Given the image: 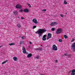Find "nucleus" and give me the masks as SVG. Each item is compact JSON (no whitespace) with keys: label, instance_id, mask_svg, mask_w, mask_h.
Returning a JSON list of instances; mask_svg holds the SVG:
<instances>
[{"label":"nucleus","instance_id":"1","mask_svg":"<svg viewBox=\"0 0 75 75\" xmlns=\"http://www.w3.org/2000/svg\"><path fill=\"white\" fill-rule=\"evenodd\" d=\"M47 31V30H44L42 29V30L40 32V33L38 34L39 35V37L40 38V37L42 36V34L44 33L45 32H46Z\"/></svg>","mask_w":75,"mask_h":75},{"label":"nucleus","instance_id":"2","mask_svg":"<svg viewBox=\"0 0 75 75\" xmlns=\"http://www.w3.org/2000/svg\"><path fill=\"white\" fill-rule=\"evenodd\" d=\"M52 48L53 50L54 51H57L58 50V49L57 48V47L55 45H54L52 46Z\"/></svg>","mask_w":75,"mask_h":75},{"label":"nucleus","instance_id":"3","mask_svg":"<svg viewBox=\"0 0 75 75\" xmlns=\"http://www.w3.org/2000/svg\"><path fill=\"white\" fill-rule=\"evenodd\" d=\"M61 33H62V29H59L57 30L56 32V33L57 34H60Z\"/></svg>","mask_w":75,"mask_h":75},{"label":"nucleus","instance_id":"4","mask_svg":"<svg viewBox=\"0 0 75 75\" xmlns=\"http://www.w3.org/2000/svg\"><path fill=\"white\" fill-rule=\"evenodd\" d=\"M58 24V23L56 22H53L51 23L50 24V25L51 26H54L55 25Z\"/></svg>","mask_w":75,"mask_h":75},{"label":"nucleus","instance_id":"5","mask_svg":"<svg viewBox=\"0 0 75 75\" xmlns=\"http://www.w3.org/2000/svg\"><path fill=\"white\" fill-rule=\"evenodd\" d=\"M32 21L33 23H35L36 24H38V23L37 19L35 18L33 19L32 20Z\"/></svg>","mask_w":75,"mask_h":75},{"label":"nucleus","instance_id":"6","mask_svg":"<svg viewBox=\"0 0 75 75\" xmlns=\"http://www.w3.org/2000/svg\"><path fill=\"white\" fill-rule=\"evenodd\" d=\"M71 47L73 49V50H75V42L72 44L71 46Z\"/></svg>","mask_w":75,"mask_h":75},{"label":"nucleus","instance_id":"7","mask_svg":"<svg viewBox=\"0 0 75 75\" xmlns=\"http://www.w3.org/2000/svg\"><path fill=\"white\" fill-rule=\"evenodd\" d=\"M16 8H19V9H21V6L19 5L18 4L16 6Z\"/></svg>","mask_w":75,"mask_h":75},{"label":"nucleus","instance_id":"8","mask_svg":"<svg viewBox=\"0 0 75 75\" xmlns=\"http://www.w3.org/2000/svg\"><path fill=\"white\" fill-rule=\"evenodd\" d=\"M42 29H40L38 31H37L36 32H35V33L36 34H40V32L42 30Z\"/></svg>","mask_w":75,"mask_h":75},{"label":"nucleus","instance_id":"9","mask_svg":"<svg viewBox=\"0 0 75 75\" xmlns=\"http://www.w3.org/2000/svg\"><path fill=\"white\" fill-rule=\"evenodd\" d=\"M13 59L15 61H16L18 60V58L17 57H13Z\"/></svg>","mask_w":75,"mask_h":75},{"label":"nucleus","instance_id":"10","mask_svg":"<svg viewBox=\"0 0 75 75\" xmlns=\"http://www.w3.org/2000/svg\"><path fill=\"white\" fill-rule=\"evenodd\" d=\"M23 11L25 13H28L29 12V11L28 9H25Z\"/></svg>","mask_w":75,"mask_h":75},{"label":"nucleus","instance_id":"11","mask_svg":"<svg viewBox=\"0 0 75 75\" xmlns=\"http://www.w3.org/2000/svg\"><path fill=\"white\" fill-rule=\"evenodd\" d=\"M32 57V54L30 53L28 54L27 57L28 58H30V57Z\"/></svg>","mask_w":75,"mask_h":75},{"label":"nucleus","instance_id":"12","mask_svg":"<svg viewBox=\"0 0 75 75\" xmlns=\"http://www.w3.org/2000/svg\"><path fill=\"white\" fill-rule=\"evenodd\" d=\"M13 13L14 14H15V15H17V14H18V12H17V11H13Z\"/></svg>","mask_w":75,"mask_h":75},{"label":"nucleus","instance_id":"13","mask_svg":"<svg viewBox=\"0 0 75 75\" xmlns=\"http://www.w3.org/2000/svg\"><path fill=\"white\" fill-rule=\"evenodd\" d=\"M64 55L65 56H67V57H71V55L70 54H65Z\"/></svg>","mask_w":75,"mask_h":75},{"label":"nucleus","instance_id":"14","mask_svg":"<svg viewBox=\"0 0 75 75\" xmlns=\"http://www.w3.org/2000/svg\"><path fill=\"white\" fill-rule=\"evenodd\" d=\"M48 36L50 38H51V34L50 33H48Z\"/></svg>","mask_w":75,"mask_h":75},{"label":"nucleus","instance_id":"15","mask_svg":"<svg viewBox=\"0 0 75 75\" xmlns=\"http://www.w3.org/2000/svg\"><path fill=\"white\" fill-rule=\"evenodd\" d=\"M17 26L18 27V28H20L21 27V25L20 23H19L17 25Z\"/></svg>","mask_w":75,"mask_h":75},{"label":"nucleus","instance_id":"16","mask_svg":"<svg viewBox=\"0 0 75 75\" xmlns=\"http://www.w3.org/2000/svg\"><path fill=\"white\" fill-rule=\"evenodd\" d=\"M9 45H10V46H11V45H14V43H11L9 44Z\"/></svg>","mask_w":75,"mask_h":75},{"label":"nucleus","instance_id":"17","mask_svg":"<svg viewBox=\"0 0 75 75\" xmlns=\"http://www.w3.org/2000/svg\"><path fill=\"white\" fill-rule=\"evenodd\" d=\"M42 40L43 41H45L46 40V38L43 37Z\"/></svg>","mask_w":75,"mask_h":75},{"label":"nucleus","instance_id":"18","mask_svg":"<svg viewBox=\"0 0 75 75\" xmlns=\"http://www.w3.org/2000/svg\"><path fill=\"white\" fill-rule=\"evenodd\" d=\"M19 44H24V42L23 41H20Z\"/></svg>","mask_w":75,"mask_h":75},{"label":"nucleus","instance_id":"19","mask_svg":"<svg viewBox=\"0 0 75 75\" xmlns=\"http://www.w3.org/2000/svg\"><path fill=\"white\" fill-rule=\"evenodd\" d=\"M55 28H52L51 29V30L52 31H55Z\"/></svg>","mask_w":75,"mask_h":75},{"label":"nucleus","instance_id":"20","mask_svg":"<svg viewBox=\"0 0 75 75\" xmlns=\"http://www.w3.org/2000/svg\"><path fill=\"white\" fill-rule=\"evenodd\" d=\"M72 73H74L75 72V69H73L71 71Z\"/></svg>","mask_w":75,"mask_h":75},{"label":"nucleus","instance_id":"21","mask_svg":"<svg viewBox=\"0 0 75 75\" xmlns=\"http://www.w3.org/2000/svg\"><path fill=\"white\" fill-rule=\"evenodd\" d=\"M64 37L66 39H67V38H68V36H67L66 35H64Z\"/></svg>","mask_w":75,"mask_h":75},{"label":"nucleus","instance_id":"22","mask_svg":"<svg viewBox=\"0 0 75 75\" xmlns=\"http://www.w3.org/2000/svg\"><path fill=\"white\" fill-rule=\"evenodd\" d=\"M64 4H67V2L66 1L64 0Z\"/></svg>","mask_w":75,"mask_h":75},{"label":"nucleus","instance_id":"23","mask_svg":"<svg viewBox=\"0 0 75 75\" xmlns=\"http://www.w3.org/2000/svg\"><path fill=\"white\" fill-rule=\"evenodd\" d=\"M7 62V61H5L3 62L2 63V64H5V63H6Z\"/></svg>","mask_w":75,"mask_h":75},{"label":"nucleus","instance_id":"24","mask_svg":"<svg viewBox=\"0 0 75 75\" xmlns=\"http://www.w3.org/2000/svg\"><path fill=\"white\" fill-rule=\"evenodd\" d=\"M42 48L41 47L39 48V51H42Z\"/></svg>","mask_w":75,"mask_h":75},{"label":"nucleus","instance_id":"25","mask_svg":"<svg viewBox=\"0 0 75 75\" xmlns=\"http://www.w3.org/2000/svg\"><path fill=\"white\" fill-rule=\"evenodd\" d=\"M23 53H24V54H25L26 53V51H25V50L23 51Z\"/></svg>","mask_w":75,"mask_h":75},{"label":"nucleus","instance_id":"26","mask_svg":"<svg viewBox=\"0 0 75 75\" xmlns=\"http://www.w3.org/2000/svg\"><path fill=\"white\" fill-rule=\"evenodd\" d=\"M59 42H62V40L61 39H59Z\"/></svg>","mask_w":75,"mask_h":75},{"label":"nucleus","instance_id":"27","mask_svg":"<svg viewBox=\"0 0 75 75\" xmlns=\"http://www.w3.org/2000/svg\"><path fill=\"white\" fill-rule=\"evenodd\" d=\"M28 6L29 7H31V5L29 4H28Z\"/></svg>","mask_w":75,"mask_h":75},{"label":"nucleus","instance_id":"28","mask_svg":"<svg viewBox=\"0 0 75 75\" xmlns=\"http://www.w3.org/2000/svg\"><path fill=\"white\" fill-rule=\"evenodd\" d=\"M37 27L36 26H34L33 27V29H34V28H35Z\"/></svg>","mask_w":75,"mask_h":75},{"label":"nucleus","instance_id":"29","mask_svg":"<svg viewBox=\"0 0 75 75\" xmlns=\"http://www.w3.org/2000/svg\"><path fill=\"white\" fill-rule=\"evenodd\" d=\"M46 10H47L46 9H43L42 10V11L45 12V11H46Z\"/></svg>","mask_w":75,"mask_h":75},{"label":"nucleus","instance_id":"30","mask_svg":"<svg viewBox=\"0 0 75 75\" xmlns=\"http://www.w3.org/2000/svg\"><path fill=\"white\" fill-rule=\"evenodd\" d=\"M47 37V35H43V37H44V38H45V37Z\"/></svg>","mask_w":75,"mask_h":75},{"label":"nucleus","instance_id":"31","mask_svg":"<svg viewBox=\"0 0 75 75\" xmlns=\"http://www.w3.org/2000/svg\"><path fill=\"white\" fill-rule=\"evenodd\" d=\"M22 50H25V49L24 48V47H22Z\"/></svg>","mask_w":75,"mask_h":75},{"label":"nucleus","instance_id":"32","mask_svg":"<svg viewBox=\"0 0 75 75\" xmlns=\"http://www.w3.org/2000/svg\"><path fill=\"white\" fill-rule=\"evenodd\" d=\"M75 41V39H73L72 40L71 42H73V41Z\"/></svg>","mask_w":75,"mask_h":75},{"label":"nucleus","instance_id":"33","mask_svg":"<svg viewBox=\"0 0 75 75\" xmlns=\"http://www.w3.org/2000/svg\"><path fill=\"white\" fill-rule=\"evenodd\" d=\"M36 58H37V59H39V56H37L36 57Z\"/></svg>","mask_w":75,"mask_h":75},{"label":"nucleus","instance_id":"34","mask_svg":"<svg viewBox=\"0 0 75 75\" xmlns=\"http://www.w3.org/2000/svg\"><path fill=\"white\" fill-rule=\"evenodd\" d=\"M51 38H50V37H47V40H48V39Z\"/></svg>","mask_w":75,"mask_h":75},{"label":"nucleus","instance_id":"35","mask_svg":"<svg viewBox=\"0 0 75 75\" xmlns=\"http://www.w3.org/2000/svg\"><path fill=\"white\" fill-rule=\"evenodd\" d=\"M71 75H75V73H71Z\"/></svg>","mask_w":75,"mask_h":75},{"label":"nucleus","instance_id":"36","mask_svg":"<svg viewBox=\"0 0 75 75\" xmlns=\"http://www.w3.org/2000/svg\"><path fill=\"white\" fill-rule=\"evenodd\" d=\"M60 16L62 17H63V15L62 14H60Z\"/></svg>","mask_w":75,"mask_h":75},{"label":"nucleus","instance_id":"37","mask_svg":"<svg viewBox=\"0 0 75 75\" xmlns=\"http://www.w3.org/2000/svg\"><path fill=\"white\" fill-rule=\"evenodd\" d=\"M22 39H23V40H24V36H23L22 37Z\"/></svg>","mask_w":75,"mask_h":75},{"label":"nucleus","instance_id":"38","mask_svg":"<svg viewBox=\"0 0 75 75\" xmlns=\"http://www.w3.org/2000/svg\"><path fill=\"white\" fill-rule=\"evenodd\" d=\"M21 20H23V19H24V17H22L21 18Z\"/></svg>","mask_w":75,"mask_h":75},{"label":"nucleus","instance_id":"39","mask_svg":"<svg viewBox=\"0 0 75 75\" xmlns=\"http://www.w3.org/2000/svg\"><path fill=\"white\" fill-rule=\"evenodd\" d=\"M20 11L21 12H23V10L21 9V10H20Z\"/></svg>","mask_w":75,"mask_h":75},{"label":"nucleus","instance_id":"40","mask_svg":"<svg viewBox=\"0 0 75 75\" xmlns=\"http://www.w3.org/2000/svg\"><path fill=\"white\" fill-rule=\"evenodd\" d=\"M29 48H31V46H29Z\"/></svg>","mask_w":75,"mask_h":75},{"label":"nucleus","instance_id":"41","mask_svg":"<svg viewBox=\"0 0 75 75\" xmlns=\"http://www.w3.org/2000/svg\"><path fill=\"white\" fill-rule=\"evenodd\" d=\"M36 50H39V48H36Z\"/></svg>","mask_w":75,"mask_h":75},{"label":"nucleus","instance_id":"42","mask_svg":"<svg viewBox=\"0 0 75 75\" xmlns=\"http://www.w3.org/2000/svg\"><path fill=\"white\" fill-rule=\"evenodd\" d=\"M29 43L30 44H32V42H30Z\"/></svg>","mask_w":75,"mask_h":75},{"label":"nucleus","instance_id":"43","mask_svg":"<svg viewBox=\"0 0 75 75\" xmlns=\"http://www.w3.org/2000/svg\"><path fill=\"white\" fill-rule=\"evenodd\" d=\"M58 61L57 60H56L55 61V62H57Z\"/></svg>","mask_w":75,"mask_h":75},{"label":"nucleus","instance_id":"44","mask_svg":"<svg viewBox=\"0 0 75 75\" xmlns=\"http://www.w3.org/2000/svg\"><path fill=\"white\" fill-rule=\"evenodd\" d=\"M0 48H1V46H0Z\"/></svg>","mask_w":75,"mask_h":75},{"label":"nucleus","instance_id":"45","mask_svg":"<svg viewBox=\"0 0 75 75\" xmlns=\"http://www.w3.org/2000/svg\"><path fill=\"white\" fill-rule=\"evenodd\" d=\"M19 17H18V18H19Z\"/></svg>","mask_w":75,"mask_h":75},{"label":"nucleus","instance_id":"46","mask_svg":"<svg viewBox=\"0 0 75 75\" xmlns=\"http://www.w3.org/2000/svg\"><path fill=\"white\" fill-rule=\"evenodd\" d=\"M66 14H67V13H66Z\"/></svg>","mask_w":75,"mask_h":75},{"label":"nucleus","instance_id":"47","mask_svg":"<svg viewBox=\"0 0 75 75\" xmlns=\"http://www.w3.org/2000/svg\"><path fill=\"white\" fill-rule=\"evenodd\" d=\"M41 46H42V45H41Z\"/></svg>","mask_w":75,"mask_h":75}]
</instances>
